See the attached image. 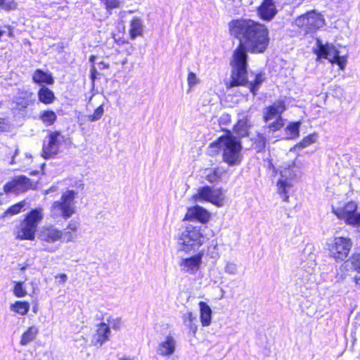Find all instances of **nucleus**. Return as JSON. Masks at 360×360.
<instances>
[{
  "label": "nucleus",
  "instance_id": "f257e3e1",
  "mask_svg": "<svg viewBox=\"0 0 360 360\" xmlns=\"http://www.w3.org/2000/svg\"><path fill=\"white\" fill-rule=\"evenodd\" d=\"M229 29L231 34L240 41L231 61V86L245 82L247 51L264 53L269 46V30L264 25L250 19L233 20L229 23Z\"/></svg>",
  "mask_w": 360,
  "mask_h": 360
},
{
  "label": "nucleus",
  "instance_id": "f03ea898",
  "mask_svg": "<svg viewBox=\"0 0 360 360\" xmlns=\"http://www.w3.org/2000/svg\"><path fill=\"white\" fill-rule=\"evenodd\" d=\"M208 149L212 155L221 153L223 162L229 167L239 165L243 158V146L240 138L230 132L219 136L216 141L212 142L209 145Z\"/></svg>",
  "mask_w": 360,
  "mask_h": 360
},
{
  "label": "nucleus",
  "instance_id": "7ed1b4c3",
  "mask_svg": "<svg viewBox=\"0 0 360 360\" xmlns=\"http://www.w3.org/2000/svg\"><path fill=\"white\" fill-rule=\"evenodd\" d=\"M205 231L202 226H186L178 238L179 249L184 252L198 250L207 240Z\"/></svg>",
  "mask_w": 360,
  "mask_h": 360
},
{
  "label": "nucleus",
  "instance_id": "20e7f679",
  "mask_svg": "<svg viewBox=\"0 0 360 360\" xmlns=\"http://www.w3.org/2000/svg\"><path fill=\"white\" fill-rule=\"evenodd\" d=\"M41 207L30 211L25 218L20 222L15 229L16 238L20 240H32L35 238V233L39 224L44 218Z\"/></svg>",
  "mask_w": 360,
  "mask_h": 360
},
{
  "label": "nucleus",
  "instance_id": "39448f33",
  "mask_svg": "<svg viewBox=\"0 0 360 360\" xmlns=\"http://www.w3.org/2000/svg\"><path fill=\"white\" fill-rule=\"evenodd\" d=\"M77 193L72 190L65 191L59 200L54 201L50 208V215L53 219L63 217L68 219L76 211L75 198Z\"/></svg>",
  "mask_w": 360,
  "mask_h": 360
},
{
  "label": "nucleus",
  "instance_id": "423d86ee",
  "mask_svg": "<svg viewBox=\"0 0 360 360\" xmlns=\"http://www.w3.org/2000/svg\"><path fill=\"white\" fill-rule=\"evenodd\" d=\"M63 236V231L54 225H46L40 228L38 238L42 243L44 250L48 252H55L58 250L57 246H50L59 241Z\"/></svg>",
  "mask_w": 360,
  "mask_h": 360
},
{
  "label": "nucleus",
  "instance_id": "0eeeda50",
  "mask_svg": "<svg viewBox=\"0 0 360 360\" xmlns=\"http://www.w3.org/2000/svg\"><path fill=\"white\" fill-rule=\"evenodd\" d=\"M299 169L296 167L295 164L285 165L281 171V179L277 183L278 193L283 195V200L288 202L289 196L288 195V190L292 187V184L288 180H292L298 176Z\"/></svg>",
  "mask_w": 360,
  "mask_h": 360
},
{
  "label": "nucleus",
  "instance_id": "6e6552de",
  "mask_svg": "<svg viewBox=\"0 0 360 360\" xmlns=\"http://www.w3.org/2000/svg\"><path fill=\"white\" fill-rule=\"evenodd\" d=\"M328 245L330 257L336 261H344L348 257L352 242L349 238L335 237Z\"/></svg>",
  "mask_w": 360,
  "mask_h": 360
},
{
  "label": "nucleus",
  "instance_id": "1a4fd4ad",
  "mask_svg": "<svg viewBox=\"0 0 360 360\" xmlns=\"http://www.w3.org/2000/svg\"><path fill=\"white\" fill-rule=\"evenodd\" d=\"M295 23L303 32L309 33L321 27L324 20L320 13L312 11L297 18Z\"/></svg>",
  "mask_w": 360,
  "mask_h": 360
},
{
  "label": "nucleus",
  "instance_id": "9d476101",
  "mask_svg": "<svg viewBox=\"0 0 360 360\" xmlns=\"http://www.w3.org/2000/svg\"><path fill=\"white\" fill-rule=\"evenodd\" d=\"M196 201H207L221 207L224 204L225 195L221 189H213L210 186L199 188L198 193L193 195Z\"/></svg>",
  "mask_w": 360,
  "mask_h": 360
},
{
  "label": "nucleus",
  "instance_id": "9b49d317",
  "mask_svg": "<svg viewBox=\"0 0 360 360\" xmlns=\"http://www.w3.org/2000/svg\"><path fill=\"white\" fill-rule=\"evenodd\" d=\"M64 141V136L59 131L51 132L48 140L44 141L41 155L45 159L53 158L57 155Z\"/></svg>",
  "mask_w": 360,
  "mask_h": 360
},
{
  "label": "nucleus",
  "instance_id": "f8f14e48",
  "mask_svg": "<svg viewBox=\"0 0 360 360\" xmlns=\"http://www.w3.org/2000/svg\"><path fill=\"white\" fill-rule=\"evenodd\" d=\"M35 185L25 176H18L11 181L6 183L4 186V191L6 193H15L16 194L25 193L30 189H34Z\"/></svg>",
  "mask_w": 360,
  "mask_h": 360
},
{
  "label": "nucleus",
  "instance_id": "ddd939ff",
  "mask_svg": "<svg viewBox=\"0 0 360 360\" xmlns=\"http://www.w3.org/2000/svg\"><path fill=\"white\" fill-rule=\"evenodd\" d=\"M356 209L357 205L356 202H349L344 207L334 210V213L347 224L357 225L360 223V213L356 212Z\"/></svg>",
  "mask_w": 360,
  "mask_h": 360
},
{
  "label": "nucleus",
  "instance_id": "4468645a",
  "mask_svg": "<svg viewBox=\"0 0 360 360\" xmlns=\"http://www.w3.org/2000/svg\"><path fill=\"white\" fill-rule=\"evenodd\" d=\"M202 253H198L187 258H183L179 262L181 270L189 274H195L202 264Z\"/></svg>",
  "mask_w": 360,
  "mask_h": 360
},
{
  "label": "nucleus",
  "instance_id": "2eb2a0df",
  "mask_svg": "<svg viewBox=\"0 0 360 360\" xmlns=\"http://www.w3.org/2000/svg\"><path fill=\"white\" fill-rule=\"evenodd\" d=\"M176 341L172 335H167L158 345L157 354L161 356L169 357L176 351Z\"/></svg>",
  "mask_w": 360,
  "mask_h": 360
},
{
  "label": "nucleus",
  "instance_id": "dca6fc26",
  "mask_svg": "<svg viewBox=\"0 0 360 360\" xmlns=\"http://www.w3.org/2000/svg\"><path fill=\"white\" fill-rule=\"evenodd\" d=\"M317 44L318 49L315 52L319 58H324L333 63L339 56V51L333 44L323 45L319 39L317 40Z\"/></svg>",
  "mask_w": 360,
  "mask_h": 360
},
{
  "label": "nucleus",
  "instance_id": "f3484780",
  "mask_svg": "<svg viewBox=\"0 0 360 360\" xmlns=\"http://www.w3.org/2000/svg\"><path fill=\"white\" fill-rule=\"evenodd\" d=\"M209 212L203 207L196 205L193 207L188 208L184 220H197L202 223H205L209 220Z\"/></svg>",
  "mask_w": 360,
  "mask_h": 360
},
{
  "label": "nucleus",
  "instance_id": "a211bd4d",
  "mask_svg": "<svg viewBox=\"0 0 360 360\" xmlns=\"http://www.w3.org/2000/svg\"><path fill=\"white\" fill-rule=\"evenodd\" d=\"M285 110V105L283 101L278 100L274 102L271 105L265 108L264 112V121L267 122L274 118L279 117Z\"/></svg>",
  "mask_w": 360,
  "mask_h": 360
},
{
  "label": "nucleus",
  "instance_id": "6ab92c4d",
  "mask_svg": "<svg viewBox=\"0 0 360 360\" xmlns=\"http://www.w3.org/2000/svg\"><path fill=\"white\" fill-rule=\"evenodd\" d=\"M277 11L274 0H264L258 8L259 17L264 20H271Z\"/></svg>",
  "mask_w": 360,
  "mask_h": 360
},
{
  "label": "nucleus",
  "instance_id": "aec40b11",
  "mask_svg": "<svg viewBox=\"0 0 360 360\" xmlns=\"http://www.w3.org/2000/svg\"><path fill=\"white\" fill-rule=\"evenodd\" d=\"M110 333L109 326L105 323H101L98 326L96 333L94 335V344L95 345H99L101 346L104 342L108 340Z\"/></svg>",
  "mask_w": 360,
  "mask_h": 360
},
{
  "label": "nucleus",
  "instance_id": "412c9836",
  "mask_svg": "<svg viewBox=\"0 0 360 360\" xmlns=\"http://www.w3.org/2000/svg\"><path fill=\"white\" fill-rule=\"evenodd\" d=\"M245 82H244V84H238V86H248V88L250 89V92H252L253 95H256L257 91L259 90L261 84L265 79L264 74H263V73L257 74L255 76V78L252 82H248V81L247 79V72L245 73ZM231 82V80L229 82V83L226 84L227 88L233 87V86H230ZM234 86H237V85H234Z\"/></svg>",
  "mask_w": 360,
  "mask_h": 360
},
{
  "label": "nucleus",
  "instance_id": "4be33fe9",
  "mask_svg": "<svg viewBox=\"0 0 360 360\" xmlns=\"http://www.w3.org/2000/svg\"><path fill=\"white\" fill-rule=\"evenodd\" d=\"M33 96V93L29 91L20 93L16 101L13 102L15 105L13 108L19 110L25 109L34 101Z\"/></svg>",
  "mask_w": 360,
  "mask_h": 360
},
{
  "label": "nucleus",
  "instance_id": "5701e85b",
  "mask_svg": "<svg viewBox=\"0 0 360 360\" xmlns=\"http://www.w3.org/2000/svg\"><path fill=\"white\" fill-rule=\"evenodd\" d=\"M200 321L202 326H208L212 322V311L210 307L204 302H199Z\"/></svg>",
  "mask_w": 360,
  "mask_h": 360
},
{
  "label": "nucleus",
  "instance_id": "b1692460",
  "mask_svg": "<svg viewBox=\"0 0 360 360\" xmlns=\"http://www.w3.org/2000/svg\"><path fill=\"white\" fill-rule=\"evenodd\" d=\"M143 30V21L139 18H134L130 22L129 34L131 39L142 36Z\"/></svg>",
  "mask_w": 360,
  "mask_h": 360
},
{
  "label": "nucleus",
  "instance_id": "393cba45",
  "mask_svg": "<svg viewBox=\"0 0 360 360\" xmlns=\"http://www.w3.org/2000/svg\"><path fill=\"white\" fill-rule=\"evenodd\" d=\"M224 170L220 167L208 168L203 172V176L206 180L210 183L218 181L224 174Z\"/></svg>",
  "mask_w": 360,
  "mask_h": 360
},
{
  "label": "nucleus",
  "instance_id": "a878e982",
  "mask_svg": "<svg viewBox=\"0 0 360 360\" xmlns=\"http://www.w3.org/2000/svg\"><path fill=\"white\" fill-rule=\"evenodd\" d=\"M32 79L35 83L39 84L43 83L53 84L54 82L53 78L51 75L41 70H37L34 71L32 75Z\"/></svg>",
  "mask_w": 360,
  "mask_h": 360
},
{
  "label": "nucleus",
  "instance_id": "bb28decb",
  "mask_svg": "<svg viewBox=\"0 0 360 360\" xmlns=\"http://www.w3.org/2000/svg\"><path fill=\"white\" fill-rule=\"evenodd\" d=\"M183 321L190 332L195 335L198 330L197 317L191 311H187L183 315Z\"/></svg>",
  "mask_w": 360,
  "mask_h": 360
},
{
  "label": "nucleus",
  "instance_id": "cd10ccee",
  "mask_svg": "<svg viewBox=\"0 0 360 360\" xmlns=\"http://www.w3.org/2000/svg\"><path fill=\"white\" fill-rule=\"evenodd\" d=\"M39 101L45 104L52 103L55 100L53 92L48 87L43 86L38 92Z\"/></svg>",
  "mask_w": 360,
  "mask_h": 360
},
{
  "label": "nucleus",
  "instance_id": "c85d7f7f",
  "mask_svg": "<svg viewBox=\"0 0 360 360\" xmlns=\"http://www.w3.org/2000/svg\"><path fill=\"white\" fill-rule=\"evenodd\" d=\"M39 333V330L36 326L30 327L21 336L20 345L25 346L33 341L37 335Z\"/></svg>",
  "mask_w": 360,
  "mask_h": 360
},
{
  "label": "nucleus",
  "instance_id": "c756f323",
  "mask_svg": "<svg viewBox=\"0 0 360 360\" xmlns=\"http://www.w3.org/2000/svg\"><path fill=\"white\" fill-rule=\"evenodd\" d=\"M30 307V304L27 302L16 301L11 304L10 309L20 315H25L28 312Z\"/></svg>",
  "mask_w": 360,
  "mask_h": 360
},
{
  "label": "nucleus",
  "instance_id": "7c9ffc66",
  "mask_svg": "<svg viewBox=\"0 0 360 360\" xmlns=\"http://www.w3.org/2000/svg\"><path fill=\"white\" fill-rule=\"evenodd\" d=\"M39 118L44 125L49 127L54 124L57 119V115L52 110H44L41 112Z\"/></svg>",
  "mask_w": 360,
  "mask_h": 360
},
{
  "label": "nucleus",
  "instance_id": "2f4dec72",
  "mask_svg": "<svg viewBox=\"0 0 360 360\" xmlns=\"http://www.w3.org/2000/svg\"><path fill=\"white\" fill-rule=\"evenodd\" d=\"M300 123L299 122H292L285 129V139H293L295 138L298 137L300 134Z\"/></svg>",
  "mask_w": 360,
  "mask_h": 360
},
{
  "label": "nucleus",
  "instance_id": "473e14b6",
  "mask_svg": "<svg viewBox=\"0 0 360 360\" xmlns=\"http://www.w3.org/2000/svg\"><path fill=\"white\" fill-rule=\"evenodd\" d=\"M316 139L317 136L316 134H309L305 136L300 142L297 143L294 148L291 149V150H295L297 148L302 149L307 148L312 143H315L316 141Z\"/></svg>",
  "mask_w": 360,
  "mask_h": 360
},
{
  "label": "nucleus",
  "instance_id": "72a5a7b5",
  "mask_svg": "<svg viewBox=\"0 0 360 360\" xmlns=\"http://www.w3.org/2000/svg\"><path fill=\"white\" fill-rule=\"evenodd\" d=\"M235 130L240 136H245L248 134V125L245 120H240L235 126Z\"/></svg>",
  "mask_w": 360,
  "mask_h": 360
},
{
  "label": "nucleus",
  "instance_id": "f704fd0d",
  "mask_svg": "<svg viewBox=\"0 0 360 360\" xmlns=\"http://www.w3.org/2000/svg\"><path fill=\"white\" fill-rule=\"evenodd\" d=\"M13 293L17 297H23L27 295V291L23 286V282H15Z\"/></svg>",
  "mask_w": 360,
  "mask_h": 360
},
{
  "label": "nucleus",
  "instance_id": "c9c22d12",
  "mask_svg": "<svg viewBox=\"0 0 360 360\" xmlns=\"http://www.w3.org/2000/svg\"><path fill=\"white\" fill-rule=\"evenodd\" d=\"M105 6V8L109 14H111V10L120 6L121 1L120 0H101Z\"/></svg>",
  "mask_w": 360,
  "mask_h": 360
},
{
  "label": "nucleus",
  "instance_id": "e433bc0d",
  "mask_svg": "<svg viewBox=\"0 0 360 360\" xmlns=\"http://www.w3.org/2000/svg\"><path fill=\"white\" fill-rule=\"evenodd\" d=\"M104 113V108L103 105L98 106L92 115H88V120L90 122H96L100 120Z\"/></svg>",
  "mask_w": 360,
  "mask_h": 360
},
{
  "label": "nucleus",
  "instance_id": "4c0bfd02",
  "mask_svg": "<svg viewBox=\"0 0 360 360\" xmlns=\"http://www.w3.org/2000/svg\"><path fill=\"white\" fill-rule=\"evenodd\" d=\"M25 205V201H21L10 207L6 212V214L14 215L18 214Z\"/></svg>",
  "mask_w": 360,
  "mask_h": 360
},
{
  "label": "nucleus",
  "instance_id": "58836bf2",
  "mask_svg": "<svg viewBox=\"0 0 360 360\" xmlns=\"http://www.w3.org/2000/svg\"><path fill=\"white\" fill-rule=\"evenodd\" d=\"M224 271L228 274L235 275L238 273V265L231 261H226Z\"/></svg>",
  "mask_w": 360,
  "mask_h": 360
},
{
  "label": "nucleus",
  "instance_id": "ea45409f",
  "mask_svg": "<svg viewBox=\"0 0 360 360\" xmlns=\"http://www.w3.org/2000/svg\"><path fill=\"white\" fill-rule=\"evenodd\" d=\"M17 4L14 0H0V8L6 11L14 10Z\"/></svg>",
  "mask_w": 360,
  "mask_h": 360
},
{
  "label": "nucleus",
  "instance_id": "a19ab883",
  "mask_svg": "<svg viewBox=\"0 0 360 360\" xmlns=\"http://www.w3.org/2000/svg\"><path fill=\"white\" fill-rule=\"evenodd\" d=\"M207 255L214 259L219 257L218 245L217 242L212 241V244L208 247Z\"/></svg>",
  "mask_w": 360,
  "mask_h": 360
},
{
  "label": "nucleus",
  "instance_id": "79ce46f5",
  "mask_svg": "<svg viewBox=\"0 0 360 360\" xmlns=\"http://www.w3.org/2000/svg\"><path fill=\"white\" fill-rule=\"evenodd\" d=\"M284 125L283 120L281 116L277 117L276 121L269 125V129L271 131H276L279 130Z\"/></svg>",
  "mask_w": 360,
  "mask_h": 360
},
{
  "label": "nucleus",
  "instance_id": "37998d69",
  "mask_svg": "<svg viewBox=\"0 0 360 360\" xmlns=\"http://www.w3.org/2000/svg\"><path fill=\"white\" fill-rule=\"evenodd\" d=\"M187 81L190 89L199 83V79H198L196 75L192 72L188 73Z\"/></svg>",
  "mask_w": 360,
  "mask_h": 360
},
{
  "label": "nucleus",
  "instance_id": "c03bdc74",
  "mask_svg": "<svg viewBox=\"0 0 360 360\" xmlns=\"http://www.w3.org/2000/svg\"><path fill=\"white\" fill-rule=\"evenodd\" d=\"M266 143V139L263 135H258V138L257 140V147L258 148V151L264 149L265 148Z\"/></svg>",
  "mask_w": 360,
  "mask_h": 360
},
{
  "label": "nucleus",
  "instance_id": "a18cd8bd",
  "mask_svg": "<svg viewBox=\"0 0 360 360\" xmlns=\"http://www.w3.org/2000/svg\"><path fill=\"white\" fill-rule=\"evenodd\" d=\"M108 323L107 324L109 328L111 327L113 329L117 330L120 327V319H110L108 320Z\"/></svg>",
  "mask_w": 360,
  "mask_h": 360
},
{
  "label": "nucleus",
  "instance_id": "49530a36",
  "mask_svg": "<svg viewBox=\"0 0 360 360\" xmlns=\"http://www.w3.org/2000/svg\"><path fill=\"white\" fill-rule=\"evenodd\" d=\"M346 63V58L345 56H340L333 62V63L338 64L341 70H344L345 68Z\"/></svg>",
  "mask_w": 360,
  "mask_h": 360
},
{
  "label": "nucleus",
  "instance_id": "de8ad7c7",
  "mask_svg": "<svg viewBox=\"0 0 360 360\" xmlns=\"http://www.w3.org/2000/svg\"><path fill=\"white\" fill-rule=\"evenodd\" d=\"M353 264L356 269H359L360 271V252H356L353 256Z\"/></svg>",
  "mask_w": 360,
  "mask_h": 360
},
{
  "label": "nucleus",
  "instance_id": "09e8293b",
  "mask_svg": "<svg viewBox=\"0 0 360 360\" xmlns=\"http://www.w3.org/2000/svg\"><path fill=\"white\" fill-rule=\"evenodd\" d=\"M78 226L79 224L77 221L71 220L67 226V229L71 231H76L78 229Z\"/></svg>",
  "mask_w": 360,
  "mask_h": 360
},
{
  "label": "nucleus",
  "instance_id": "8fccbe9b",
  "mask_svg": "<svg viewBox=\"0 0 360 360\" xmlns=\"http://www.w3.org/2000/svg\"><path fill=\"white\" fill-rule=\"evenodd\" d=\"M56 279H59L58 283L60 284L65 283L68 280V276L65 274H60L55 276Z\"/></svg>",
  "mask_w": 360,
  "mask_h": 360
},
{
  "label": "nucleus",
  "instance_id": "3c124183",
  "mask_svg": "<svg viewBox=\"0 0 360 360\" xmlns=\"http://www.w3.org/2000/svg\"><path fill=\"white\" fill-rule=\"evenodd\" d=\"M8 34L9 37L12 36V30L10 27H5L4 30L0 29V38L5 34Z\"/></svg>",
  "mask_w": 360,
  "mask_h": 360
},
{
  "label": "nucleus",
  "instance_id": "603ef678",
  "mask_svg": "<svg viewBox=\"0 0 360 360\" xmlns=\"http://www.w3.org/2000/svg\"><path fill=\"white\" fill-rule=\"evenodd\" d=\"M97 65L100 70L108 69L109 68V64L105 63L104 61L98 63Z\"/></svg>",
  "mask_w": 360,
  "mask_h": 360
},
{
  "label": "nucleus",
  "instance_id": "864d4df0",
  "mask_svg": "<svg viewBox=\"0 0 360 360\" xmlns=\"http://www.w3.org/2000/svg\"><path fill=\"white\" fill-rule=\"evenodd\" d=\"M91 72V78L94 81L96 79V75L97 74V70L95 68V66H92L90 70Z\"/></svg>",
  "mask_w": 360,
  "mask_h": 360
},
{
  "label": "nucleus",
  "instance_id": "5fc2aeb1",
  "mask_svg": "<svg viewBox=\"0 0 360 360\" xmlns=\"http://www.w3.org/2000/svg\"><path fill=\"white\" fill-rule=\"evenodd\" d=\"M63 233L67 237V242H71L73 240V236L70 231H65Z\"/></svg>",
  "mask_w": 360,
  "mask_h": 360
},
{
  "label": "nucleus",
  "instance_id": "6e6d98bb",
  "mask_svg": "<svg viewBox=\"0 0 360 360\" xmlns=\"http://www.w3.org/2000/svg\"><path fill=\"white\" fill-rule=\"evenodd\" d=\"M354 281L356 285L360 286V271H358L356 275L354 276Z\"/></svg>",
  "mask_w": 360,
  "mask_h": 360
},
{
  "label": "nucleus",
  "instance_id": "4d7b16f0",
  "mask_svg": "<svg viewBox=\"0 0 360 360\" xmlns=\"http://www.w3.org/2000/svg\"><path fill=\"white\" fill-rule=\"evenodd\" d=\"M5 128L4 120L0 118V130H4Z\"/></svg>",
  "mask_w": 360,
  "mask_h": 360
},
{
  "label": "nucleus",
  "instance_id": "13d9d810",
  "mask_svg": "<svg viewBox=\"0 0 360 360\" xmlns=\"http://www.w3.org/2000/svg\"><path fill=\"white\" fill-rule=\"evenodd\" d=\"M118 360H134V358L131 357H127V356H122L118 359Z\"/></svg>",
  "mask_w": 360,
  "mask_h": 360
},
{
  "label": "nucleus",
  "instance_id": "bf43d9fd",
  "mask_svg": "<svg viewBox=\"0 0 360 360\" xmlns=\"http://www.w3.org/2000/svg\"><path fill=\"white\" fill-rule=\"evenodd\" d=\"M96 57L94 56H91L90 58H89V60L91 62H94V60H95Z\"/></svg>",
  "mask_w": 360,
  "mask_h": 360
},
{
  "label": "nucleus",
  "instance_id": "052dcab7",
  "mask_svg": "<svg viewBox=\"0 0 360 360\" xmlns=\"http://www.w3.org/2000/svg\"><path fill=\"white\" fill-rule=\"evenodd\" d=\"M25 269H26V266H22V267H20V269H21L22 271L25 270Z\"/></svg>",
  "mask_w": 360,
  "mask_h": 360
}]
</instances>
